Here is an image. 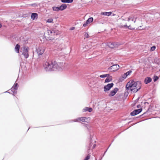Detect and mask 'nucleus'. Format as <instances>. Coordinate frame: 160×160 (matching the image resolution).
<instances>
[{"label":"nucleus","mask_w":160,"mask_h":160,"mask_svg":"<svg viewBox=\"0 0 160 160\" xmlns=\"http://www.w3.org/2000/svg\"><path fill=\"white\" fill-rule=\"evenodd\" d=\"M62 62H57L56 61H43L42 66L47 72H51L58 70L62 71V69H70L74 73H77L75 69L79 68V61H72L69 63L62 61Z\"/></svg>","instance_id":"f257e3e1"},{"label":"nucleus","mask_w":160,"mask_h":160,"mask_svg":"<svg viewBox=\"0 0 160 160\" xmlns=\"http://www.w3.org/2000/svg\"><path fill=\"white\" fill-rule=\"evenodd\" d=\"M122 17L118 19V26L120 28L134 29L141 27L142 20L141 17L138 15H131L125 18Z\"/></svg>","instance_id":"f03ea898"},{"label":"nucleus","mask_w":160,"mask_h":160,"mask_svg":"<svg viewBox=\"0 0 160 160\" xmlns=\"http://www.w3.org/2000/svg\"><path fill=\"white\" fill-rule=\"evenodd\" d=\"M142 86V83L141 81L132 79L130 80L125 86L126 91L124 92V99L127 98L129 93V91L130 90L133 93H136L141 89Z\"/></svg>","instance_id":"7ed1b4c3"},{"label":"nucleus","mask_w":160,"mask_h":160,"mask_svg":"<svg viewBox=\"0 0 160 160\" xmlns=\"http://www.w3.org/2000/svg\"><path fill=\"white\" fill-rule=\"evenodd\" d=\"M84 126L87 128L88 132V138L89 140V145L91 146L93 144L92 138L94 135V131L93 128L90 124H84Z\"/></svg>","instance_id":"20e7f679"},{"label":"nucleus","mask_w":160,"mask_h":160,"mask_svg":"<svg viewBox=\"0 0 160 160\" xmlns=\"http://www.w3.org/2000/svg\"><path fill=\"white\" fill-rule=\"evenodd\" d=\"M43 61H34L33 66L37 70L40 69L42 67V63Z\"/></svg>","instance_id":"39448f33"},{"label":"nucleus","mask_w":160,"mask_h":160,"mask_svg":"<svg viewBox=\"0 0 160 160\" xmlns=\"http://www.w3.org/2000/svg\"><path fill=\"white\" fill-rule=\"evenodd\" d=\"M112 65L108 68V71L111 70L112 72H116L119 68V66L117 64H114L113 63H111Z\"/></svg>","instance_id":"423d86ee"},{"label":"nucleus","mask_w":160,"mask_h":160,"mask_svg":"<svg viewBox=\"0 0 160 160\" xmlns=\"http://www.w3.org/2000/svg\"><path fill=\"white\" fill-rule=\"evenodd\" d=\"M19 85L17 83H15L9 90H11V91L13 92L12 94L13 96H15L17 93V90L18 89Z\"/></svg>","instance_id":"0eeeda50"},{"label":"nucleus","mask_w":160,"mask_h":160,"mask_svg":"<svg viewBox=\"0 0 160 160\" xmlns=\"http://www.w3.org/2000/svg\"><path fill=\"white\" fill-rule=\"evenodd\" d=\"M114 83L112 82L109 83L106 85L104 86L103 87L104 91L106 92L109 91L114 86Z\"/></svg>","instance_id":"6e6552de"},{"label":"nucleus","mask_w":160,"mask_h":160,"mask_svg":"<svg viewBox=\"0 0 160 160\" xmlns=\"http://www.w3.org/2000/svg\"><path fill=\"white\" fill-rule=\"evenodd\" d=\"M25 63L24 67L25 68V70L29 69L32 68L33 66V61H25Z\"/></svg>","instance_id":"1a4fd4ad"},{"label":"nucleus","mask_w":160,"mask_h":160,"mask_svg":"<svg viewBox=\"0 0 160 160\" xmlns=\"http://www.w3.org/2000/svg\"><path fill=\"white\" fill-rule=\"evenodd\" d=\"M142 108L135 109L130 113V115L133 116L140 113L142 111Z\"/></svg>","instance_id":"9d476101"},{"label":"nucleus","mask_w":160,"mask_h":160,"mask_svg":"<svg viewBox=\"0 0 160 160\" xmlns=\"http://www.w3.org/2000/svg\"><path fill=\"white\" fill-rule=\"evenodd\" d=\"M118 91V88L116 87L112 90L110 91L108 96L110 97H112L114 96Z\"/></svg>","instance_id":"9b49d317"},{"label":"nucleus","mask_w":160,"mask_h":160,"mask_svg":"<svg viewBox=\"0 0 160 160\" xmlns=\"http://www.w3.org/2000/svg\"><path fill=\"white\" fill-rule=\"evenodd\" d=\"M47 33L49 36H54L58 34L56 31L53 29L48 30Z\"/></svg>","instance_id":"f8f14e48"},{"label":"nucleus","mask_w":160,"mask_h":160,"mask_svg":"<svg viewBox=\"0 0 160 160\" xmlns=\"http://www.w3.org/2000/svg\"><path fill=\"white\" fill-rule=\"evenodd\" d=\"M44 47H39L37 49V52L38 54H42L44 51Z\"/></svg>","instance_id":"ddd939ff"},{"label":"nucleus","mask_w":160,"mask_h":160,"mask_svg":"<svg viewBox=\"0 0 160 160\" xmlns=\"http://www.w3.org/2000/svg\"><path fill=\"white\" fill-rule=\"evenodd\" d=\"M22 54L24 56L25 58H27L28 57V49L24 48L23 50Z\"/></svg>","instance_id":"4468645a"},{"label":"nucleus","mask_w":160,"mask_h":160,"mask_svg":"<svg viewBox=\"0 0 160 160\" xmlns=\"http://www.w3.org/2000/svg\"><path fill=\"white\" fill-rule=\"evenodd\" d=\"M152 81V78L149 77H147L144 79V83L147 84Z\"/></svg>","instance_id":"2eb2a0df"},{"label":"nucleus","mask_w":160,"mask_h":160,"mask_svg":"<svg viewBox=\"0 0 160 160\" xmlns=\"http://www.w3.org/2000/svg\"><path fill=\"white\" fill-rule=\"evenodd\" d=\"M25 61H21L20 62V69L19 71H20L21 68V69H25V68L24 67Z\"/></svg>","instance_id":"dca6fc26"},{"label":"nucleus","mask_w":160,"mask_h":160,"mask_svg":"<svg viewBox=\"0 0 160 160\" xmlns=\"http://www.w3.org/2000/svg\"><path fill=\"white\" fill-rule=\"evenodd\" d=\"M92 109L91 108L86 107L83 109L82 112H92Z\"/></svg>","instance_id":"f3484780"},{"label":"nucleus","mask_w":160,"mask_h":160,"mask_svg":"<svg viewBox=\"0 0 160 160\" xmlns=\"http://www.w3.org/2000/svg\"><path fill=\"white\" fill-rule=\"evenodd\" d=\"M112 76L110 75L109 74V76H108L107 78L105 79L104 81V83H107L109 82L112 81Z\"/></svg>","instance_id":"a211bd4d"},{"label":"nucleus","mask_w":160,"mask_h":160,"mask_svg":"<svg viewBox=\"0 0 160 160\" xmlns=\"http://www.w3.org/2000/svg\"><path fill=\"white\" fill-rule=\"evenodd\" d=\"M93 21V18H89L88 20L86 21V23L83 24L84 27H86L87 24H89L90 23L92 22Z\"/></svg>","instance_id":"6ab92c4d"},{"label":"nucleus","mask_w":160,"mask_h":160,"mask_svg":"<svg viewBox=\"0 0 160 160\" xmlns=\"http://www.w3.org/2000/svg\"><path fill=\"white\" fill-rule=\"evenodd\" d=\"M127 77L125 75V74H123L118 79V81L119 82H122Z\"/></svg>","instance_id":"aec40b11"},{"label":"nucleus","mask_w":160,"mask_h":160,"mask_svg":"<svg viewBox=\"0 0 160 160\" xmlns=\"http://www.w3.org/2000/svg\"><path fill=\"white\" fill-rule=\"evenodd\" d=\"M117 45V44L116 43H113L112 42H109L108 43L107 45L110 48H113L115 47H116Z\"/></svg>","instance_id":"412c9836"},{"label":"nucleus","mask_w":160,"mask_h":160,"mask_svg":"<svg viewBox=\"0 0 160 160\" xmlns=\"http://www.w3.org/2000/svg\"><path fill=\"white\" fill-rule=\"evenodd\" d=\"M67 8V5L65 4H62L59 7V10L62 11Z\"/></svg>","instance_id":"4be33fe9"},{"label":"nucleus","mask_w":160,"mask_h":160,"mask_svg":"<svg viewBox=\"0 0 160 160\" xmlns=\"http://www.w3.org/2000/svg\"><path fill=\"white\" fill-rule=\"evenodd\" d=\"M101 14V15H105V16H109L111 15L112 12H102Z\"/></svg>","instance_id":"5701e85b"},{"label":"nucleus","mask_w":160,"mask_h":160,"mask_svg":"<svg viewBox=\"0 0 160 160\" xmlns=\"http://www.w3.org/2000/svg\"><path fill=\"white\" fill-rule=\"evenodd\" d=\"M20 46L18 44H17L15 48V50L16 52L17 53H19V49Z\"/></svg>","instance_id":"b1692460"},{"label":"nucleus","mask_w":160,"mask_h":160,"mask_svg":"<svg viewBox=\"0 0 160 160\" xmlns=\"http://www.w3.org/2000/svg\"><path fill=\"white\" fill-rule=\"evenodd\" d=\"M147 61H138L139 63H141L140 65L144 67L146 65V62Z\"/></svg>","instance_id":"393cba45"},{"label":"nucleus","mask_w":160,"mask_h":160,"mask_svg":"<svg viewBox=\"0 0 160 160\" xmlns=\"http://www.w3.org/2000/svg\"><path fill=\"white\" fill-rule=\"evenodd\" d=\"M79 121H80V117H78L73 120H70L69 122H78Z\"/></svg>","instance_id":"a878e982"},{"label":"nucleus","mask_w":160,"mask_h":160,"mask_svg":"<svg viewBox=\"0 0 160 160\" xmlns=\"http://www.w3.org/2000/svg\"><path fill=\"white\" fill-rule=\"evenodd\" d=\"M73 1V0H61V2L63 3H71Z\"/></svg>","instance_id":"bb28decb"},{"label":"nucleus","mask_w":160,"mask_h":160,"mask_svg":"<svg viewBox=\"0 0 160 160\" xmlns=\"http://www.w3.org/2000/svg\"><path fill=\"white\" fill-rule=\"evenodd\" d=\"M38 14L35 13H32L31 18L33 20L35 18L38 16Z\"/></svg>","instance_id":"cd10ccee"},{"label":"nucleus","mask_w":160,"mask_h":160,"mask_svg":"<svg viewBox=\"0 0 160 160\" xmlns=\"http://www.w3.org/2000/svg\"><path fill=\"white\" fill-rule=\"evenodd\" d=\"M132 72V71L131 70H130L127 71L125 73H124V74H125V75L126 76V77H127L129 75H130V74H131Z\"/></svg>","instance_id":"c85d7f7f"},{"label":"nucleus","mask_w":160,"mask_h":160,"mask_svg":"<svg viewBox=\"0 0 160 160\" xmlns=\"http://www.w3.org/2000/svg\"><path fill=\"white\" fill-rule=\"evenodd\" d=\"M109 76V74H106L100 75L99 76V77L101 78H104L107 77L108 76Z\"/></svg>","instance_id":"c756f323"},{"label":"nucleus","mask_w":160,"mask_h":160,"mask_svg":"<svg viewBox=\"0 0 160 160\" xmlns=\"http://www.w3.org/2000/svg\"><path fill=\"white\" fill-rule=\"evenodd\" d=\"M159 79V78L158 76L154 75L153 77V81L155 82Z\"/></svg>","instance_id":"7c9ffc66"},{"label":"nucleus","mask_w":160,"mask_h":160,"mask_svg":"<svg viewBox=\"0 0 160 160\" xmlns=\"http://www.w3.org/2000/svg\"><path fill=\"white\" fill-rule=\"evenodd\" d=\"M80 121H81L83 122H88V121H85V118H86L85 117H80Z\"/></svg>","instance_id":"2f4dec72"},{"label":"nucleus","mask_w":160,"mask_h":160,"mask_svg":"<svg viewBox=\"0 0 160 160\" xmlns=\"http://www.w3.org/2000/svg\"><path fill=\"white\" fill-rule=\"evenodd\" d=\"M52 9L54 11L58 12L59 11V7H53Z\"/></svg>","instance_id":"473e14b6"},{"label":"nucleus","mask_w":160,"mask_h":160,"mask_svg":"<svg viewBox=\"0 0 160 160\" xmlns=\"http://www.w3.org/2000/svg\"><path fill=\"white\" fill-rule=\"evenodd\" d=\"M53 21V19L52 18H49V19H48V20H47L46 21L47 22H49V23L52 22Z\"/></svg>","instance_id":"72a5a7b5"},{"label":"nucleus","mask_w":160,"mask_h":160,"mask_svg":"<svg viewBox=\"0 0 160 160\" xmlns=\"http://www.w3.org/2000/svg\"><path fill=\"white\" fill-rule=\"evenodd\" d=\"M90 155H88V156H87L84 159H83V160H88L90 159Z\"/></svg>","instance_id":"f704fd0d"},{"label":"nucleus","mask_w":160,"mask_h":160,"mask_svg":"<svg viewBox=\"0 0 160 160\" xmlns=\"http://www.w3.org/2000/svg\"><path fill=\"white\" fill-rule=\"evenodd\" d=\"M141 96H140L135 100L134 101V102L135 103V104H136L139 101V99L140 98Z\"/></svg>","instance_id":"c9c22d12"},{"label":"nucleus","mask_w":160,"mask_h":160,"mask_svg":"<svg viewBox=\"0 0 160 160\" xmlns=\"http://www.w3.org/2000/svg\"><path fill=\"white\" fill-rule=\"evenodd\" d=\"M85 118H85V121H88V122L90 120L91 118L90 117H85Z\"/></svg>","instance_id":"e433bc0d"},{"label":"nucleus","mask_w":160,"mask_h":160,"mask_svg":"<svg viewBox=\"0 0 160 160\" xmlns=\"http://www.w3.org/2000/svg\"><path fill=\"white\" fill-rule=\"evenodd\" d=\"M104 155H104V153H103L102 154H101V155L99 157V159H100V160H102Z\"/></svg>","instance_id":"4c0bfd02"},{"label":"nucleus","mask_w":160,"mask_h":160,"mask_svg":"<svg viewBox=\"0 0 160 160\" xmlns=\"http://www.w3.org/2000/svg\"><path fill=\"white\" fill-rule=\"evenodd\" d=\"M84 36L86 38H88L89 37V35L88 34L87 32L85 33Z\"/></svg>","instance_id":"58836bf2"},{"label":"nucleus","mask_w":160,"mask_h":160,"mask_svg":"<svg viewBox=\"0 0 160 160\" xmlns=\"http://www.w3.org/2000/svg\"><path fill=\"white\" fill-rule=\"evenodd\" d=\"M155 48L156 47L155 46H153L151 48L150 50L151 51H153L155 50Z\"/></svg>","instance_id":"ea45409f"},{"label":"nucleus","mask_w":160,"mask_h":160,"mask_svg":"<svg viewBox=\"0 0 160 160\" xmlns=\"http://www.w3.org/2000/svg\"><path fill=\"white\" fill-rule=\"evenodd\" d=\"M136 107H137V108H139H139H142V107L141 106L140 104L137 105Z\"/></svg>","instance_id":"a19ab883"},{"label":"nucleus","mask_w":160,"mask_h":160,"mask_svg":"<svg viewBox=\"0 0 160 160\" xmlns=\"http://www.w3.org/2000/svg\"><path fill=\"white\" fill-rule=\"evenodd\" d=\"M96 146L97 145L96 144H93L92 147V149L95 148L96 147Z\"/></svg>","instance_id":"79ce46f5"},{"label":"nucleus","mask_w":160,"mask_h":160,"mask_svg":"<svg viewBox=\"0 0 160 160\" xmlns=\"http://www.w3.org/2000/svg\"><path fill=\"white\" fill-rule=\"evenodd\" d=\"M150 109H151V108H148L146 111L148 113L149 112Z\"/></svg>","instance_id":"37998d69"},{"label":"nucleus","mask_w":160,"mask_h":160,"mask_svg":"<svg viewBox=\"0 0 160 160\" xmlns=\"http://www.w3.org/2000/svg\"><path fill=\"white\" fill-rule=\"evenodd\" d=\"M138 116L137 117H134L133 118H132V119H133V121L134 120H135L136 119H138Z\"/></svg>","instance_id":"c03bdc74"},{"label":"nucleus","mask_w":160,"mask_h":160,"mask_svg":"<svg viewBox=\"0 0 160 160\" xmlns=\"http://www.w3.org/2000/svg\"><path fill=\"white\" fill-rule=\"evenodd\" d=\"M75 29V28L74 27H72L70 28V30H73Z\"/></svg>","instance_id":"a18cd8bd"},{"label":"nucleus","mask_w":160,"mask_h":160,"mask_svg":"<svg viewBox=\"0 0 160 160\" xmlns=\"http://www.w3.org/2000/svg\"><path fill=\"white\" fill-rule=\"evenodd\" d=\"M7 92L8 93H9L10 94H12V93H11L10 92H8V91H5V92H4V93H7Z\"/></svg>","instance_id":"49530a36"},{"label":"nucleus","mask_w":160,"mask_h":160,"mask_svg":"<svg viewBox=\"0 0 160 160\" xmlns=\"http://www.w3.org/2000/svg\"><path fill=\"white\" fill-rule=\"evenodd\" d=\"M107 151L105 150V151H104V152L103 153H104V155H105L106 153V152H107Z\"/></svg>","instance_id":"de8ad7c7"},{"label":"nucleus","mask_w":160,"mask_h":160,"mask_svg":"<svg viewBox=\"0 0 160 160\" xmlns=\"http://www.w3.org/2000/svg\"><path fill=\"white\" fill-rule=\"evenodd\" d=\"M144 104H145L146 103H147L148 104H149V103L148 102H144Z\"/></svg>","instance_id":"09e8293b"},{"label":"nucleus","mask_w":160,"mask_h":160,"mask_svg":"<svg viewBox=\"0 0 160 160\" xmlns=\"http://www.w3.org/2000/svg\"><path fill=\"white\" fill-rule=\"evenodd\" d=\"M110 147L109 146L106 149V150L107 151L108 148H109Z\"/></svg>","instance_id":"8fccbe9b"},{"label":"nucleus","mask_w":160,"mask_h":160,"mask_svg":"<svg viewBox=\"0 0 160 160\" xmlns=\"http://www.w3.org/2000/svg\"><path fill=\"white\" fill-rule=\"evenodd\" d=\"M110 147L109 146L106 149V150L107 151L108 148H109Z\"/></svg>","instance_id":"3c124183"},{"label":"nucleus","mask_w":160,"mask_h":160,"mask_svg":"<svg viewBox=\"0 0 160 160\" xmlns=\"http://www.w3.org/2000/svg\"><path fill=\"white\" fill-rule=\"evenodd\" d=\"M110 147L109 146L106 149V150L107 151L108 148H109Z\"/></svg>","instance_id":"603ef678"},{"label":"nucleus","mask_w":160,"mask_h":160,"mask_svg":"<svg viewBox=\"0 0 160 160\" xmlns=\"http://www.w3.org/2000/svg\"><path fill=\"white\" fill-rule=\"evenodd\" d=\"M110 147L109 146L106 149V150L107 151L108 148H109Z\"/></svg>","instance_id":"864d4df0"},{"label":"nucleus","mask_w":160,"mask_h":160,"mask_svg":"<svg viewBox=\"0 0 160 160\" xmlns=\"http://www.w3.org/2000/svg\"><path fill=\"white\" fill-rule=\"evenodd\" d=\"M133 121H133V119H132V121H131L129 122H128V123H131V122H133Z\"/></svg>","instance_id":"5fc2aeb1"},{"label":"nucleus","mask_w":160,"mask_h":160,"mask_svg":"<svg viewBox=\"0 0 160 160\" xmlns=\"http://www.w3.org/2000/svg\"><path fill=\"white\" fill-rule=\"evenodd\" d=\"M148 113V112H147L146 111L145 112L143 113V114H144V115L145 114H146V113Z\"/></svg>","instance_id":"6e6d98bb"},{"label":"nucleus","mask_w":160,"mask_h":160,"mask_svg":"<svg viewBox=\"0 0 160 160\" xmlns=\"http://www.w3.org/2000/svg\"><path fill=\"white\" fill-rule=\"evenodd\" d=\"M148 108H152V106L151 104L149 106Z\"/></svg>","instance_id":"4d7b16f0"},{"label":"nucleus","mask_w":160,"mask_h":160,"mask_svg":"<svg viewBox=\"0 0 160 160\" xmlns=\"http://www.w3.org/2000/svg\"><path fill=\"white\" fill-rule=\"evenodd\" d=\"M53 38H52V39H49V38H48V40H53Z\"/></svg>","instance_id":"13d9d810"},{"label":"nucleus","mask_w":160,"mask_h":160,"mask_svg":"<svg viewBox=\"0 0 160 160\" xmlns=\"http://www.w3.org/2000/svg\"><path fill=\"white\" fill-rule=\"evenodd\" d=\"M131 119V118H128V119H126L125 120H130Z\"/></svg>","instance_id":"bf43d9fd"},{"label":"nucleus","mask_w":160,"mask_h":160,"mask_svg":"<svg viewBox=\"0 0 160 160\" xmlns=\"http://www.w3.org/2000/svg\"><path fill=\"white\" fill-rule=\"evenodd\" d=\"M141 116L139 115V116H138V118H141Z\"/></svg>","instance_id":"052dcab7"},{"label":"nucleus","mask_w":160,"mask_h":160,"mask_svg":"<svg viewBox=\"0 0 160 160\" xmlns=\"http://www.w3.org/2000/svg\"><path fill=\"white\" fill-rule=\"evenodd\" d=\"M30 128V127H29V128H28V130H27V132H28V131L29 130V129Z\"/></svg>","instance_id":"680f3d73"},{"label":"nucleus","mask_w":160,"mask_h":160,"mask_svg":"<svg viewBox=\"0 0 160 160\" xmlns=\"http://www.w3.org/2000/svg\"><path fill=\"white\" fill-rule=\"evenodd\" d=\"M144 115V114H142L141 115H140V116H141V117H142V116H143V115Z\"/></svg>","instance_id":"e2e57ef3"},{"label":"nucleus","mask_w":160,"mask_h":160,"mask_svg":"<svg viewBox=\"0 0 160 160\" xmlns=\"http://www.w3.org/2000/svg\"><path fill=\"white\" fill-rule=\"evenodd\" d=\"M114 141V139H113L112 141V142H111V144H112V142Z\"/></svg>","instance_id":"0e129e2a"},{"label":"nucleus","mask_w":160,"mask_h":160,"mask_svg":"<svg viewBox=\"0 0 160 160\" xmlns=\"http://www.w3.org/2000/svg\"><path fill=\"white\" fill-rule=\"evenodd\" d=\"M114 141V139H113L112 141V142H111V144H112V142Z\"/></svg>","instance_id":"69168bd1"},{"label":"nucleus","mask_w":160,"mask_h":160,"mask_svg":"<svg viewBox=\"0 0 160 160\" xmlns=\"http://www.w3.org/2000/svg\"><path fill=\"white\" fill-rule=\"evenodd\" d=\"M2 27V25L1 24H0V28H1Z\"/></svg>","instance_id":"338daca9"},{"label":"nucleus","mask_w":160,"mask_h":160,"mask_svg":"<svg viewBox=\"0 0 160 160\" xmlns=\"http://www.w3.org/2000/svg\"><path fill=\"white\" fill-rule=\"evenodd\" d=\"M94 142L95 143L96 142V141L95 140H94Z\"/></svg>","instance_id":"774afa93"}]
</instances>
